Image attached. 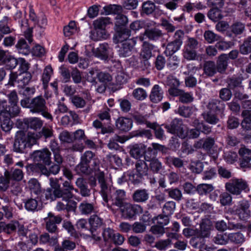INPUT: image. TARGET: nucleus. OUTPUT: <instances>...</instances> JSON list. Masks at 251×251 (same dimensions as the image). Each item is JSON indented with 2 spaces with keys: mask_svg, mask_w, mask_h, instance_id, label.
Instances as JSON below:
<instances>
[{
  "mask_svg": "<svg viewBox=\"0 0 251 251\" xmlns=\"http://www.w3.org/2000/svg\"><path fill=\"white\" fill-rule=\"evenodd\" d=\"M49 218L46 219V229L50 233H55L57 229L56 224L60 223L62 218L60 216H55L52 213L48 214Z\"/></svg>",
  "mask_w": 251,
  "mask_h": 251,
  "instance_id": "obj_18",
  "label": "nucleus"
},
{
  "mask_svg": "<svg viewBox=\"0 0 251 251\" xmlns=\"http://www.w3.org/2000/svg\"><path fill=\"white\" fill-rule=\"evenodd\" d=\"M244 118L241 123L242 127L247 130H251V110H244L241 114Z\"/></svg>",
  "mask_w": 251,
  "mask_h": 251,
  "instance_id": "obj_37",
  "label": "nucleus"
},
{
  "mask_svg": "<svg viewBox=\"0 0 251 251\" xmlns=\"http://www.w3.org/2000/svg\"><path fill=\"white\" fill-rule=\"evenodd\" d=\"M63 189L62 191L67 200L72 199L74 197L72 191L75 190L76 192H78L77 189H75L71 183V181L65 180L62 183Z\"/></svg>",
  "mask_w": 251,
  "mask_h": 251,
  "instance_id": "obj_30",
  "label": "nucleus"
},
{
  "mask_svg": "<svg viewBox=\"0 0 251 251\" xmlns=\"http://www.w3.org/2000/svg\"><path fill=\"white\" fill-rule=\"evenodd\" d=\"M23 122L28 127L35 130L40 129L43 125V121L38 117L25 118Z\"/></svg>",
  "mask_w": 251,
  "mask_h": 251,
  "instance_id": "obj_24",
  "label": "nucleus"
},
{
  "mask_svg": "<svg viewBox=\"0 0 251 251\" xmlns=\"http://www.w3.org/2000/svg\"><path fill=\"white\" fill-rule=\"evenodd\" d=\"M75 185L79 190V193L82 197H89L91 195V190L88 188L87 183L83 177H78L75 181Z\"/></svg>",
  "mask_w": 251,
  "mask_h": 251,
  "instance_id": "obj_21",
  "label": "nucleus"
},
{
  "mask_svg": "<svg viewBox=\"0 0 251 251\" xmlns=\"http://www.w3.org/2000/svg\"><path fill=\"white\" fill-rule=\"evenodd\" d=\"M154 48V46L152 44L147 42H143L140 53V59H150L152 56V51Z\"/></svg>",
  "mask_w": 251,
  "mask_h": 251,
  "instance_id": "obj_29",
  "label": "nucleus"
},
{
  "mask_svg": "<svg viewBox=\"0 0 251 251\" xmlns=\"http://www.w3.org/2000/svg\"><path fill=\"white\" fill-rule=\"evenodd\" d=\"M122 216L126 219H131L143 212V208L138 204H132L126 202L120 208Z\"/></svg>",
  "mask_w": 251,
  "mask_h": 251,
  "instance_id": "obj_9",
  "label": "nucleus"
},
{
  "mask_svg": "<svg viewBox=\"0 0 251 251\" xmlns=\"http://www.w3.org/2000/svg\"><path fill=\"white\" fill-rule=\"evenodd\" d=\"M193 123L195 127L200 130V132H201L205 134H208L211 132L210 126L203 122H200L199 120H195Z\"/></svg>",
  "mask_w": 251,
  "mask_h": 251,
  "instance_id": "obj_54",
  "label": "nucleus"
},
{
  "mask_svg": "<svg viewBox=\"0 0 251 251\" xmlns=\"http://www.w3.org/2000/svg\"><path fill=\"white\" fill-rule=\"evenodd\" d=\"M126 193L124 190H118L111 196L109 200V206L111 208L117 207L120 208L126 202Z\"/></svg>",
  "mask_w": 251,
  "mask_h": 251,
  "instance_id": "obj_12",
  "label": "nucleus"
},
{
  "mask_svg": "<svg viewBox=\"0 0 251 251\" xmlns=\"http://www.w3.org/2000/svg\"><path fill=\"white\" fill-rule=\"evenodd\" d=\"M16 47L20 53L27 55L29 52L30 50L29 46L25 40L24 39H21L18 41L16 45Z\"/></svg>",
  "mask_w": 251,
  "mask_h": 251,
  "instance_id": "obj_50",
  "label": "nucleus"
},
{
  "mask_svg": "<svg viewBox=\"0 0 251 251\" xmlns=\"http://www.w3.org/2000/svg\"><path fill=\"white\" fill-rule=\"evenodd\" d=\"M128 139V138L126 136H119L115 134L113 137L110 138L108 143L107 144V147L108 149L111 150H120L121 148L118 144V142L123 144Z\"/></svg>",
  "mask_w": 251,
  "mask_h": 251,
  "instance_id": "obj_20",
  "label": "nucleus"
},
{
  "mask_svg": "<svg viewBox=\"0 0 251 251\" xmlns=\"http://www.w3.org/2000/svg\"><path fill=\"white\" fill-rule=\"evenodd\" d=\"M116 126L119 130L127 131L132 127V121L129 118L120 117L116 120Z\"/></svg>",
  "mask_w": 251,
  "mask_h": 251,
  "instance_id": "obj_26",
  "label": "nucleus"
},
{
  "mask_svg": "<svg viewBox=\"0 0 251 251\" xmlns=\"http://www.w3.org/2000/svg\"><path fill=\"white\" fill-rule=\"evenodd\" d=\"M249 202L245 200L240 201L235 209V213L241 220H246L250 217Z\"/></svg>",
  "mask_w": 251,
  "mask_h": 251,
  "instance_id": "obj_11",
  "label": "nucleus"
},
{
  "mask_svg": "<svg viewBox=\"0 0 251 251\" xmlns=\"http://www.w3.org/2000/svg\"><path fill=\"white\" fill-rule=\"evenodd\" d=\"M228 239L235 244H241L245 241V237L241 232L232 233L228 234Z\"/></svg>",
  "mask_w": 251,
  "mask_h": 251,
  "instance_id": "obj_56",
  "label": "nucleus"
},
{
  "mask_svg": "<svg viewBox=\"0 0 251 251\" xmlns=\"http://www.w3.org/2000/svg\"><path fill=\"white\" fill-rule=\"evenodd\" d=\"M38 206L39 201L36 199H29L25 202V207L28 211L37 210Z\"/></svg>",
  "mask_w": 251,
  "mask_h": 251,
  "instance_id": "obj_58",
  "label": "nucleus"
},
{
  "mask_svg": "<svg viewBox=\"0 0 251 251\" xmlns=\"http://www.w3.org/2000/svg\"><path fill=\"white\" fill-rule=\"evenodd\" d=\"M165 128L171 134L176 135L181 139L185 138L187 135V130L180 119H174L169 125H165Z\"/></svg>",
  "mask_w": 251,
  "mask_h": 251,
  "instance_id": "obj_7",
  "label": "nucleus"
},
{
  "mask_svg": "<svg viewBox=\"0 0 251 251\" xmlns=\"http://www.w3.org/2000/svg\"><path fill=\"white\" fill-rule=\"evenodd\" d=\"M132 137H140L145 139H151L152 135L151 131L149 129H140L134 131L131 133Z\"/></svg>",
  "mask_w": 251,
  "mask_h": 251,
  "instance_id": "obj_47",
  "label": "nucleus"
},
{
  "mask_svg": "<svg viewBox=\"0 0 251 251\" xmlns=\"http://www.w3.org/2000/svg\"><path fill=\"white\" fill-rule=\"evenodd\" d=\"M134 120L139 124H145L148 127L154 128L155 123H151L147 120L145 117L138 113H135L132 115Z\"/></svg>",
  "mask_w": 251,
  "mask_h": 251,
  "instance_id": "obj_44",
  "label": "nucleus"
},
{
  "mask_svg": "<svg viewBox=\"0 0 251 251\" xmlns=\"http://www.w3.org/2000/svg\"><path fill=\"white\" fill-rule=\"evenodd\" d=\"M78 209L82 215H88L94 212L95 207L94 203L84 201L80 204Z\"/></svg>",
  "mask_w": 251,
  "mask_h": 251,
  "instance_id": "obj_35",
  "label": "nucleus"
},
{
  "mask_svg": "<svg viewBox=\"0 0 251 251\" xmlns=\"http://www.w3.org/2000/svg\"><path fill=\"white\" fill-rule=\"evenodd\" d=\"M228 60L226 54H222L218 57L216 66L218 72L223 73L226 71L228 65Z\"/></svg>",
  "mask_w": 251,
  "mask_h": 251,
  "instance_id": "obj_31",
  "label": "nucleus"
},
{
  "mask_svg": "<svg viewBox=\"0 0 251 251\" xmlns=\"http://www.w3.org/2000/svg\"><path fill=\"white\" fill-rule=\"evenodd\" d=\"M238 153L241 158L240 166L242 168H250L251 160V150L242 145L238 151Z\"/></svg>",
  "mask_w": 251,
  "mask_h": 251,
  "instance_id": "obj_15",
  "label": "nucleus"
},
{
  "mask_svg": "<svg viewBox=\"0 0 251 251\" xmlns=\"http://www.w3.org/2000/svg\"><path fill=\"white\" fill-rule=\"evenodd\" d=\"M97 78L100 82L106 84L112 80V76L108 73L100 71L97 73Z\"/></svg>",
  "mask_w": 251,
  "mask_h": 251,
  "instance_id": "obj_61",
  "label": "nucleus"
},
{
  "mask_svg": "<svg viewBox=\"0 0 251 251\" xmlns=\"http://www.w3.org/2000/svg\"><path fill=\"white\" fill-rule=\"evenodd\" d=\"M204 7L205 6H203L201 2L195 3L187 2L184 5L183 10L188 13H190L195 10V9L200 10L204 8Z\"/></svg>",
  "mask_w": 251,
  "mask_h": 251,
  "instance_id": "obj_48",
  "label": "nucleus"
},
{
  "mask_svg": "<svg viewBox=\"0 0 251 251\" xmlns=\"http://www.w3.org/2000/svg\"><path fill=\"white\" fill-rule=\"evenodd\" d=\"M200 226V229H196V236L204 238L209 237L212 227L211 222L208 219H203Z\"/></svg>",
  "mask_w": 251,
  "mask_h": 251,
  "instance_id": "obj_17",
  "label": "nucleus"
},
{
  "mask_svg": "<svg viewBox=\"0 0 251 251\" xmlns=\"http://www.w3.org/2000/svg\"><path fill=\"white\" fill-rule=\"evenodd\" d=\"M135 43L131 40H126L122 43L118 50V54L120 57H126L131 55Z\"/></svg>",
  "mask_w": 251,
  "mask_h": 251,
  "instance_id": "obj_16",
  "label": "nucleus"
},
{
  "mask_svg": "<svg viewBox=\"0 0 251 251\" xmlns=\"http://www.w3.org/2000/svg\"><path fill=\"white\" fill-rule=\"evenodd\" d=\"M240 51L243 54H247L251 51V37L247 38L240 46Z\"/></svg>",
  "mask_w": 251,
  "mask_h": 251,
  "instance_id": "obj_59",
  "label": "nucleus"
},
{
  "mask_svg": "<svg viewBox=\"0 0 251 251\" xmlns=\"http://www.w3.org/2000/svg\"><path fill=\"white\" fill-rule=\"evenodd\" d=\"M10 105H7L6 100H0V111L10 112L13 115H18L20 108L18 105V96L16 91L13 90L7 95Z\"/></svg>",
  "mask_w": 251,
  "mask_h": 251,
  "instance_id": "obj_4",
  "label": "nucleus"
},
{
  "mask_svg": "<svg viewBox=\"0 0 251 251\" xmlns=\"http://www.w3.org/2000/svg\"><path fill=\"white\" fill-rule=\"evenodd\" d=\"M13 115L11 112L5 110L0 111V121L1 128L5 132L10 131L12 127V122L10 120L11 117L17 116Z\"/></svg>",
  "mask_w": 251,
  "mask_h": 251,
  "instance_id": "obj_13",
  "label": "nucleus"
},
{
  "mask_svg": "<svg viewBox=\"0 0 251 251\" xmlns=\"http://www.w3.org/2000/svg\"><path fill=\"white\" fill-rule=\"evenodd\" d=\"M109 47L107 44H100L99 47L96 49H93V54L98 58L101 59H106L108 57Z\"/></svg>",
  "mask_w": 251,
  "mask_h": 251,
  "instance_id": "obj_23",
  "label": "nucleus"
},
{
  "mask_svg": "<svg viewBox=\"0 0 251 251\" xmlns=\"http://www.w3.org/2000/svg\"><path fill=\"white\" fill-rule=\"evenodd\" d=\"M32 78L29 72H21L19 74V87L24 88L27 85Z\"/></svg>",
  "mask_w": 251,
  "mask_h": 251,
  "instance_id": "obj_41",
  "label": "nucleus"
},
{
  "mask_svg": "<svg viewBox=\"0 0 251 251\" xmlns=\"http://www.w3.org/2000/svg\"><path fill=\"white\" fill-rule=\"evenodd\" d=\"M214 190V187L212 184H200L196 187V191L200 195H206Z\"/></svg>",
  "mask_w": 251,
  "mask_h": 251,
  "instance_id": "obj_49",
  "label": "nucleus"
},
{
  "mask_svg": "<svg viewBox=\"0 0 251 251\" xmlns=\"http://www.w3.org/2000/svg\"><path fill=\"white\" fill-rule=\"evenodd\" d=\"M182 56L184 59L188 61L195 60L198 58L196 50L184 47L182 50Z\"/></svg>",
  "mask_w": 251,
  "mask_h": 251,
  "instance_id": "obj_45",
  "label": "nucleus"
},
{
  "mask_svg": "<svg viewBox=\"0 0 251 251\" xmlns=\"http://www.w3.org/2000/svg\"><path fill=\"white\" fill-rule=\"evenodd\" d=\"M57 238L56 236L50 237L47 233H44L41 234L39 237V242L40 244H48L51 246H53L57 243Z\"/></svg>",
  "mask_w": 251,
  "mask_h": 251,
  "instance_id": "obj_38",
  "label": "nucleus"
},
{
  "mask_svg": "<svg viewBox=\"0 0 251 251\" xmlns=\"http://www.w3.org/2000/svg\"><path fill=\"white\" fill-rule=\"evenodd\" d=\"M204 238L200 236H194L191 239L190 244L193 248L202 250L206 248Z\"/></svg>",
  "mask_w": 251,
  "mask_h": 251,
  "instance_id": "obj_39",
  "label": "nucleus"
},
{
  "mask_svg": "<svg viewBox=\"0 0 251 251\" xmlns=\"http://www.w3.org/2000/svg\"><path fill=\"white\" fill-rule=\"evenodd\" d=\"M228 240V235L223 233L217 234L213 238V242L218 245H226Z\"/></svg>",
  "mask_w": 251,
  "mask_h": 251,
  "instance_id": "obj_62",
  "label": "nucleus"
},
{
  "mask_svg": "<svg viewBox=\"0 0 251 251\" xmlns=\"http://www.w3.org/2000/svg\"><path fill=\"white\" fill-rule=\"evenodd\" d=\"M84 163L91 165V167L95 168L100 171V160L92 151H85L81 156V159Z\"/></svg>",
  "mask_w": 251,
  "mask_h": 251,
  "instance_id": "obj_14",
  "label": "nucleus"
},
{
  "mask_svg": "<svg viewBox=\"0 0 251 251\" xmlns=\"http://www.w3.org/2000/svg\"><path fill=\"white\" fill-rule=\"evenodd\" d=\"M59 164H53L48 169L45 165L41 163H33L26 166L27 171H30L33 173L38 175H43L49 177L51 174L56 175L60 170Z\"/></svg>",
  "mask_w": 251,
  "mask_h": 251,
  "instance_id": "obj_3",
  "label": "nucleus"
},
{
  "mask_svg": "<svg viewBox=\"0 0 251 251\" xmlns=\"http://www.w3.org/2000/svg\"><path fill=\"white\" fill-rule=\"evenodd\" d=\"M217 70L214 62L208 61L203 65L204 73L207 76H211L216 74Z\"/></svg>",
  "mask_w": 251,
  "mask_h": 251,
  "instance_id": "obj_40",
  "label": "nucleus"
},
{
  "mask_svg": "<svg viewBox=\"0 0 251 251\" xmlns=\"http://www.w3.org/2000/svg\"><path fill=\"white\" fill-rule=\"evenodd\" d=\"M90 37L94 41H99L107 39L109 34L105 29H95L91 31Z\"/></svg>",
  "mask_w": 251,
  "mask_h": 251,
  "instance_id": "obj_32",
  "label": "nucleus"
},
{
  "mask_svg": "<svg viewBox=\"0 0 251 251\" xmlns=\"http://www.w3.org/2000/svg\"><path fill=\"white\" fill-rule=\"evenodd\" d=\"M112 24L109 17H101L98 18L93 22L95 29H105L107 25Z\"/></svg>",
  "mask_w": 251,
  "mask_h": 251,
  "instance_id": "obj_36",
  "label": "nucleus"
},
{
  "mask_svg": "<svg viewBox=\"0 0 251 251\" xmlns=\"http://www.w3.org/2000/svg\"><path fill=\"white\" fill-rule=\"evenodd\" d=\"M144 159L150 162L149 168L153 173H158L162 168L161 162L156 157L151 158L148 154H146Z\"/></svg>",
  "mask_w": 251,
  "mask_h": 251,
  "instance_id": "obj_28",
  "label": "nucleus"
},
{
  "mask_svg": "<svg viewBox=\"0 0 251 251\" xmlns=\"http://www.w3.org/2000/svg\"><path fill=\"white\" fill-rule=\"evenodd\" d=\"M166 163L168 164H173L175 167L181 168L183 166V161L178 157L167 156L165 158Z\"/></svg>",
  "mask_w": 251,
  "mask_h": 251,
  "instance_id": "obj_55",
  "label": "nucleus"
},
{
  "mask_svg": "<svg viewBox=\"0 0 251 251\" xmlns=\"http://www.w3.org/2000/svg\"><path fill=\"white\" fill-rule=\"evenodd\" d=\"M203 37L205 40L209 44H212L220 39V36L211 30L205 31L203 34Z\"/></svg>",
  "mask_w": 251,
  "mask_h": 251,
  "instance_id": "obj_52",
  "label": "nucleus"
},
{
  "mask_svg": "<svg viewBox=\"0 0 251 251\" xmlns=\"http://www.w3.org/2000/svg\"><path fill=\"white\" fill-rule=\"evenodd\" d=\"M75 171L78 174L82 173L86 175H92L94 173L96 176L100 172L98 169H95V168H92L90 164L84 163L81 159L80 163L75 166Z\"/></svg>",
  "mask_w": 251,
  "mask_h": 251,
  "instance_id": "obj_19",
  "label": "nucleus"
},
{
  "mask_svg": "<svg viewBox=\"0 0 251 251\" xmlns=\"http://www.w3.org/2000/svg\"><path fill=\"white\" fill-rule=\"evenodd\" d=\"M145 152L144 146L138 144H135L131 147L129 153L130 155L137 159L142 157Z\"/></svg>",
  "mask_w": 251,
  "mask_h": 251,
  "instance_id": "obj_33",
  "label": "nucleus"
},
{
  "mask_svg": "<svg viewBox=\"0 0 251 251\" xmlns=\"http://www.w3.org/2000/svg\"><path fill=\"white\" fill-rule=\"evenodd\" d=\"M89 223L93 227H100L103 225V220L98 215L94 214L90 217Z\"/></svg>",
  "mask_w": 251,
  "mask_h": 251,
  "instance_id": "obj_64",
  "label": "nucleus"
},
{
  "mask_svg": "<svg viewBox=\"0 0 251 251\" xmlns=\"http://www.w3.org/2000/svg\"><path fill=\"white\" fill-rule=\"evenodd\" d=\"M26 142L22 138H17L15 140L13 148L14 151L23 152L26 148Z\"/></svg>",
  "mask_w": 251,
  "mask_h": 251,
  "instance_id": "obj_51",
  "label": "nucleus"
},
{
  "mask_svg": "<svg viewBox=\"0 0 251 251\" xmlns=\"http://www.w3.org/2000/svg\"><path fill=\"white\" fill-rule=\"evenodd\" d=\"M135 173L129 174V179L134 184L140 183L148 175L149 167L145 160L138 159L135 162Z\"/></svg>",
  "mask_w": 251,
  "mask_h": 251,
  "instance_id": "obj_5",
  "label": "nucleus"
},
{
  "mask_svg": "<svg viewBox=\"0 0 251 251\" xmlns=\"http://www.w3.org/2000/svg\"><path fill=\"white\" fill-rule=\"evenodd\" d=\"M181 46L177 43L172 41L167 44L164 52L167 56H171L179 50Z\"/></svg>",
  "mask_w": 251,
  "mask_h": 251,
  "instance_id": "obj_46",
  "label": "nucleus"
},
{
  "mask_svg": "<svg viewBox=\"0 0 251 251\" xmlns=\"http://www.w3.org/2000/svg\"><path fill=\"white\" fill-rule=\"evenodd\" d=\"M52 73V69L50 66H47L44 69L42 78L44 88L47 87Z\"/></svg>",
  "mask_w": 251,
  "mask_h": 251,
  "instance_id": "obj_57",
  "label": "nucleus"
},
{
  "mask_svg": "<svg viewBox=\"0 0 251 251\" xmlns=\"http://www.w3.org/2000/svg\"><path fill=\"white\" fill-rule=\"evenodd\" d=\"M207 17L213 22H217L223 18V15L219 9L213 8L208 12Z\"/></svg>",
  "mask_w": 251,
  "mask_h": 251,
  "instance_id": "obj_42",
  "label": "nucleus"
},
{
  "mask_svg": "<svg viewBox=\"0 0 251 251\" xmlns=\"http://www.w3.org/2000/svg\"><path fill=\"white\" fill-rule=\"evenodd\" d=\"M201 116L206 122L211 125H216L219 121L216 114L210 111H205L202 113Z\"/></svg>",
  "mask_w": 251,
  "mask_h": 251,
  "instance_id": "obj_43",
  "label": "nucleus"
},
{
  "mask_svg": "<svg viewBox=\"0 0 251 251\" xmlns=\"http://www.w3.org/2000/svg\"><path fill=\"white\" fill-rule=\"evenodd\" d=\"M200 45V43L197 39L194 37H188L184 47L196 50Z\"/></svg>",
  "mask_w": 251,
  "mask_h": 251,
  "instance_id": "obj_60",
  "label": "nucleus"
},
{
  "mask_svg": "<svg viewBox=\"0 0 251 251\" xmlns=\"http://www.w3.org/2000/svg\"><path fill=\"white\" fill-rule=\"evenodd\" d=\"M50 187L48 188L45 193L47 200L54 201L57 199H62V201H67L63 194L61 186L57 178L50 177L49 179Z\"/></svg>",
  "mask_w": 251,
  "mask_h": 251,
  "instance_id": "obj_2",
  "label": "nucleus"
},
{
  "mask_svg": "<svg viewBox=\"0 0 251 251\" xmlns=\"http://www.w3.org/2000/svg\"><path fill=\"white\" fill-rule=\"evenodd\" d=\"M226 189L230 193L239 195L242 191L250 190L247 182L242 178H232L226 183Z\"/></svg>",
  "mask_w": 251,
  "mask_h": 251,
  "instance_id": "obj_6",
  "label": "nucleus"
},
{
  "mask_svg": "<svg viewBox=\"0 0 251 251\" xmlns=\"http://www.w3.org/2000/svg\"><path fill=\"white\" fill-rule=\"evenodd\" d=\"M24 108H28L32 114H40L47 119L52 120V116L48 112L47 102L42 96H38L32 99L25 98L20 101Z\"/></svg>",
  "mask_w": 251,
  "mask_h": 251,
  "instance_id": "obj_1",
  "label": "nucleus"
},
{
  "mask_svg": "<svg viewBox=\"0 0 251 251\" xmlns=\"http://www.w3.org/2000/svg\"><path fill=\"white\" fill-rule=\"evenodd\" d=\"M163 97V92L162 88L157 84L153 86L151 94L150 99L153 103H158L161 101Z\"/></svg>",
  "mask_w": 251,
  "mask_h": 251,
  "instance_id": "obj_25",
  "label": "nucleus"
},
{
  "mask_svg": "<svg viewBox=\"0 0 251 251\" xmlns=\"http://www.w3.org/2000/svg\"><path fill=\"white\" fill-rule=\"evenodd\" d=\"M133 200L136 202H145L149 198V193L145 189H138L132 195Z\"/></svg>",
  "mask_w": 251,
  "mask_h": 251,
  "instance_id": "obj_27",
  "label": "nucleus"
},
{
  "mask_svg": "<svg viewBox=\"0 0 251 251\" xmlns=\"http://www.w3.org/2000/svg\"><path fill=\"white\" fill-rule=\"evenodd\" d=\"M228 87L232 89L241 86L242 79L239 77H232L227 80Z\"/></svg>",
  "mask_w": 251,
  "mask_h": 251,
  "instance_id": "obj_63",
  "label": "nucleus"
},
{
  "mask_svg": "<svg viewBox=\"0 0 251 251\" xmlns=\"http://www.w3.org/2000/svg\"><path fill=\"white\" fill-rule=\"evenodd\" d=\"M206 107L209 111L211 112L213 111L216 113H223L225 108V104L219 100L212 99L209 100Z\"/></svg>",
  "mask_w": 251,
  "mask_h": 251,
  "instance_id": "obj_22",
  "label": "nucleus"
},
{
  "mask_svg": "<svg viewBox=\"0 0 251 251\" xmlns=\"http://www.w3.org/2000/svg\"><path fill=\"white\" fill-rule=\"evenodd\" d=\"M144 35L151 40H157L163 36V33L160 29L152 28L146 29Z\"/></svg>",
  "mask_w": 251,
  "mask_h": 251,
  "instance_id": "obj_34",
  "label": "nucleus"
},
{
  "mask_svg": "<svg viewBox=\"0 0 251 251\" xmlns=\"http://www.w3.org/2000/svg\"><path fill=\"white\" fill-rule=\"evenodd\" d=\"M97 178L100 184V194L107 206H109V200L111 195V187L105 181L104 173L100 172L97 174Z\"/></svg>",
  "mask_w": 251,
  "mask_h": 251,
  "instance_id": "obj_8",
  "label": "nucleus"
},
{
  "mask_svg": "<svg viewBox=\"0 0 251 251\" xmlns=\"http://www.w3.org/2000/svg\"><path fill=\"white\" fill-rule=\"evenodd\" d=\"M51 153L47 148L34 151L31 154V158L37 163L50 166L51 164Z\"/></svg>",
  "mask_w": 251,
  "mask_h": 251,
  "instance_id": "obj_10",
  "label": "nucleus"
},
{
  "mask_svg": "<svg viewBox=\"0 0 251 251\" xmlns=\"http://www.w3.org/2000/svg\"><path fill=\"white\" fill-rule=\"evenodd\" d=\"M168 193L169 197L176 201H180L182 198L181 191L177 188H171L166 190Z\"/></svg>",
  "mask_w": 251,
  "mask_h": 251,
  "instance_id": "obj_53",
  "label": "nucleus"
}]
</instances>
